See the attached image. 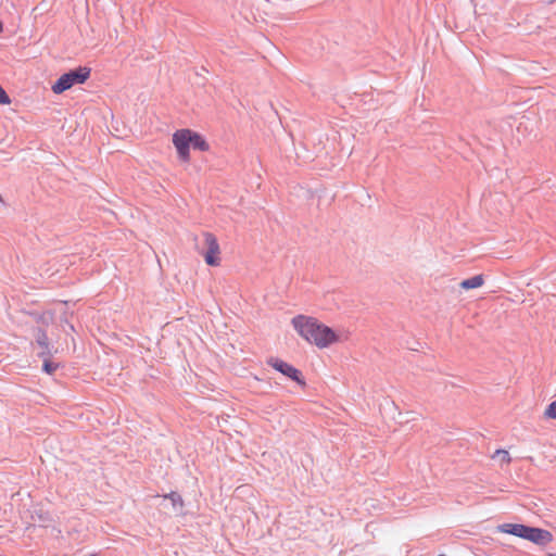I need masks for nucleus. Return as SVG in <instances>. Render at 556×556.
I'll list each match as a JSON object with an SVG mask.
<instances>
[{
  "label": "nucleus",
  "mask_w": 556,
  "mask_h": 556,
  "mask_svg": "<svg viewBox=\"0 0 556 556\" xmlns=\"http://www.w3.org/2000/svg\"><path fill=\"white\" fill-rule=\"evenodd\" d=\"M3 30V23L0 21V33Z\"/></svg>",
  "instance_id": "obj_14"
},
{
  "label": "nucleus",
  "mask_w": 556,
  "mask_h": 556,
  "mask_svg": "<svg viewBox=\"0 0 556 556\" xmlns=\"http://www.w3.org/2000/svg\"><path fill=\"white\" fill-rule=\"evenodd\" d=\"M493 459H500L502 464L508 465L511 462V457L509 453L506 450L498 448L496 450L493 455Z\"/></svg>",
  "instance_id": "obj_11"
},
{
  "label": "nucleus",
  "mask_w": 556,
  "mask_h": 556,
  "mask_svg": "<svg viewBox=\"0 0 556 556\" xmlns=\"http://www.w3.org/2000/svg\"><path fill=\"white\" fill-rule=\"evenodd\" d=\"M36 321L37 324L40 326L37 334L40 332V331H45L47 334H48V330L55 326L56 324L54 323V314L51 312V311H46L41 314H39L36 318Z\"/></svg>",
  "instance_id": "obj_8"
},
{
  "label": "nucleus",
  "mask_w": 556,
  "mask_h": 556,
  "mask_svg": "<svg viewBox=\"0 0 556 556\" xmlns=\"http://www.w3.org/2000/svg\"><path fill=\"white\" fill-rule=\"evenodd\" d=\"M483 285H484L483 275H476L473 277L463 280L459 283L460 288L465 289V290L477 289V288L482 287Z\"/></svg>",
  "instance_id": "obj_10"
},
{
  "label": "nucleus",
  "mask_w": 556,
  "mask_h": 556,
  "mask_svg": "<svg viewBox=\"0 0 556 556\" xmlns=\"http://www.w3.org/2000/svg\"><path fill=\"white\" fill-rule=\"evenodd\" d=\"M48 331H50V333H51V342L49 341V343H50V346L52 348V350L54 348H59V352L63 351L62 343L60 342L61 341L60 331H65V326L63 324H58V325L51 327Z\"/></svg>",
  "instance_id": "obj_9"
},
{
  "label": "nucleus",
  "mask_w": 556,
  "mask_h": 556,
  "mask_svg": "<svg viewBox=\"0 0 556 556\" xmlns=\"http://www.w3.org/2000/svg\"><path fill=\"white\" fill-rule=\"evenodd\" d=\"M89 67H78L61 75L51 86V90L55 94H61L71 89L75 85L84 84L90 76Z\"/></svg>",
  "instance_id": "obj_4"
},
{
  "label": "nucleus",
  "mask_w": 556,
  "mask_h": 556,
  "mask_svg": "<svg viewBox=\"0 0 556 556\" xmlns=\"http://www.w3.org/2000/svg\"><path fill=\"white\" fill-rule=\"evenodd\" d=\"M439 556H445V555H439Z\"/></svg>",
  "instance_id": "obj_16"
},
{
  "label": "nucleus",
  "mask_w": 556,
  "mask_h": 556,
  "mask_svg": "<svg viewBox=\"0 0 556 556\" xmlns=\"http://www.w3.org/2000/svg\"><path fill=\"white\" fill-rule=\"evenodd\" d=\"M292 325L300 337L318 349H327L350 338L349 331L332 329L312 316L298 315L292 319Z\"/></svg>",
  "instance_id": "obj_1"
},
{
  "label": "nucleus",
  "mask_w": 556,
  "mask_h": 556,
  "mask_svg": "<svg viewBox=\"0 0 556 556\" xmlns=\"http://www.w3.org/2000/svg\"><path fill=\"white\" fill-rule=\"evenodd\" d=\"M545 419H556V400L551 402L543 412Z\"/></svg>",
  "instance_id": "obj_12"
},
{
  "label": "nucleus",
  "mask_w": 556,
  "mask_h": 556,
  "mask_svg": "<svg viewBox=\"0 0 556 556\" xmlns=\"http://www.w3.org/2000/svg\"><path fill=\"white\" fill-rule=\"evenodd\" d=\"M65 324H66V326H68L70 329H73V326L70 325L66 320H65Z\"/></svg>",
  "instance_id": "obj_15"
},
{
  "label": "nucleus",
  "mask_w": 556,
  "mask_h": 556,
  "mask_svg": "<svg viewBox=\"0 0 556 556\" xmlns=\"http://www.w3.org/2000/svg\"><path fill=\"white\" fill-rule=\"evenodd\" d=\"M498 530L542 546L553 541V534L549 531L520 523H504L498 527Z\"/></svg>",
  "instance_id": "obj_3"
},
{
  "label": "nucleus",
  "mask_w": 556,
  "mask_h": 556,
  "mask_svg": "<svg viewBox=\"0 0 556 556\" xmlns=\"http://www.w3.org/2000/svg\"><path fill=\"white\" fill-rule=\"evenodd\" d=\"M203 248L200 251L208 266L217 267L222 263V251L217 238L212 232H204Z\"/></svg>",
  "instance_id": "obj_5"
},
{
  "label": "nucleus",
  "mask_w": 556,
  "mask_h": 556,
  "mask_svg": "<svg viewBox=\"0 0 556 556\" xmlns=\"http://www.w3.org/2000/svg\"><path fill=\"white\" fill-rule=\"evenodd\" d=\"M164 497L169 498L172 501L174 507H177L179 509H181L184 507V500L177 493L172 492L170 494L165 495Z\"/></svg>",
  "instance_id": "obj_13"
},
{
  "label": "nucleus",
  "mask_w": 556,
  "mask_h": 556,
  "mask_svg": "<svg viewBox=\"0 0 556 556\" xmlns=\"http://www.w3.org/2000/svg\"><path fill=\"white\" fill-rule=\"evenodd\" d=\"M172 142L176 149L179 161L182 163L190 162L191 148L203 152L208 151L210 149V146L204 137L189 128H181L174 131L172 136Z\"/></svg>",
  "instance_id": "obj_2"
},
{
  "label": "nucleus",
  "mask_w": 556,
  "mask_h": 556,
  "mask_svg": "<svg viewBox=\"0 0 556 556\" xmlns=\"http://www.w3.org/2000/svg\"><path fill=\"white\" fill-rule=\"evenodd\" d=\"M36 342H37L38 346L41 349V352L39 353V355L41 357H43V370L47 374H53L56 370L58 365L50 362L49 358L53 354L59 353V348H54L52 350V348L50 346V343H49V337L47 336V333L45 331H40L38 334H36Z\"/></svg>",
  "instance_id": "obj_6"
},
{
  "label": "nucleus",
  "mask_w": 556,
  "mask_h": 556,
  "mask_svg": "<svg viewBox=\"0 0 556 556\" xmlns=\"http://www.w3.org/2000/svg\"><path fill=\"white\" fill-rule=\"evenodd\" d=\"M267 364L271 366L277 371L281 372L286 377L290 378L291 380L295 381L302 387H305V381L303 379V376L299 369L293 367L291 364L277 358V357H270L267 359Z\"/></svg>",
  "instance_id": "obj_7"
}]
</instances>
